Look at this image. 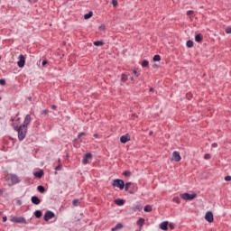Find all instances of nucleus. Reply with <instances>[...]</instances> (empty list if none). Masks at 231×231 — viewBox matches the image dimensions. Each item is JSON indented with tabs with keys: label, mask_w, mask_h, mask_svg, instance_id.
<instances>
[{
	"label": "nucleus",
	"mask_w": 231,
	"mask_h": 231,
	"mask_svg": "<svg viewBox=\"0 0 231 231\" xmlns=\"http://www.w3.org/2000/svg\"><path fill=\"white\" fill-rule=\"evenodd\" d=\"M12 125L14 129L18 132V140L20 142H23V140L26 138V133H28V128L26 126H23V125L19 126L15 123H13Z\"/></svg>",
	"instance_id": "nucleus-1"
},
{
	"label": "nucleus",
	"mask_w": 231,
	"mask_h": 231,
	"mask_svg": "<svg viewBox=\"0 0 231 231\" xmlns=\"http://www.w3.org/2000/svg\"><path fill=\"white\" fill-rule=\"evenodd\" d=\"M112 186L117 187V189H120V190H124V189L125 187V182L124 181V180L116 179L113 180Z\"/></svg>",
	"instance_id": "nucleus-2"
},
{
	"label": "nucleus",
	"mask_w": 231,
	"mask_h": 231,
	"mask_svg": "<svg viewBox=\"0 0 231 231\" xmlns=\"http://www.w3.org/2000/svg\"><path fill=\"white\" fill-rule=\"evenodd\" d=\"M180 198L181 199H184L185 201H192V199H194L195 198H198V194L197 193H182L180 194Z\"/></svg>",
	"instance_id": "nucleus-3"
},
{
	"label": "nucleus",
	"mask_w": 231,
	"mask_h": 231,
	"mask_svg": "<svg viewBox=\"0 0 231 231\" xmlns=\"http://www.w3.org/2000/svg\"><path fill=\"white\" fill-rule=\"evenodd\" d=\"M11 221L13 223H20L22 225H26V223H28L26 222V218H24V217H13Z\"/></svg>",
	"instance_id": "nucleus-4"
},
{
	"label": "nucleus",
	"mask_w": 231,
	"mask_h": 231,
	"mask_svg": "<svg viewBox=\"0 0 231 231\" xmlns=\"http://www.w3.org/2000/svg\"><path fill=\"white\" fill-rule=\"evenodd\" d=\"M19 60L17 62L18 68H24V65L26 64V58H24V55L21 54L18 57Z\"/></svg>",
	"instance_id": "nucleus-5"
},
{
	"label": "nucleus",
	"mask_w": 231,
	"mask_h": 231,
	"mask_svg": "<svg viewBox=\"0 0 231 231\" xmlns=\"http://www.w3.org/2000/svg\"><path fill=\"white\" fill-rule=\"evenodd\" d=\"M53 217H55L53 211H47L43 216L44 221H50V219H53Z\"/></svg>",
	"instance_id": "nucleus-6"
},
{
	"label": "nucleus",
	"mask_w": 231,
	"mask_h": 231,
	"mask_svg": "<svg viewBox=\"0 0 231 231\" xmlns=\"http://www.w3.org/2000/svg\"><path fill=\"white\" fill-rule=\"evenodd\" d=\"M205 219L208 223H214V214L212 211H208L205 215Z\"/></svg>",
	"instance_id": "nucleus-7"
},
{
	"label": "nucleus",
	"mask_w": 231,
	"mask_h": 231,
	"mask_svg": "<svg viewBox=\"0 0 231 231\" xmlns=\"http://www.w3.org/2000/svg\"><path fill=\"white\" fill-rule=\"evenodd\" d=\"M91 158H93V155L90 152L86 153L82 160L83 165H88L89 163L88 160H91Z\"/></svg>",
	"instance_id": "nucleus-8"
},
{
	"label": "nucleus",
	"mask_w": 231,
	"mask_h": 231,
	"mask_svg": "<svg viewBox=\"0 0 231 231\" xmlns=\"http://www.w3.org/2000/svg\"><path fill=\"white\" fill-rule=\"evenodd\" d=\"M10 178L13 185H17V183H21V180L16 174H11Z\"/></svg>",
	"instance_id": "nucleus-9"
},
{
	"label": "nucleus",
	"mask_w": 231,
	"mask_h": 231,
	"mask_svg": "<svg viewBox=\"0 0 231 231\" xmlns=\"http://www.w3.org/2000/svg\"><path fill=\"white\" fill-rule=\"evenodd\" d=\"M120 142L121 143H127V142H131V135H129V134L122 135L120 137Z\"/></svg>",
	"instance_id": "nucleus-10"
},
{
	"label": "nucleus",
	"mask_w": 231,
	"mask_h": 231,
	"mask_svg": "<svg viewBox=\"0 0 231 231\" xmlns=\"http://www.w3.org/2000/svg\"><path fill=\"white\" fill-rule=\"evenodd\" d=\"M171 160L173 162H181V155H180V152H173Z\"/></svg>",
	"instance_id": "nucleus-11"
},
{
	"label": "nucleus",
	"mask_w": 231,
	"mask_h": 231,
	"mask_svg": "<svg viewBox=\"0 0 231 231\" xmlns=\"http://www.w3.org/2000/svg\"><path fill=\"white\" fill-rule=\"evenodd\" d=\"M31 122H32V116L26 115L24 117L23 124L22 125L28 128V125H30Z\"/></svg>",
	"instance_id": "nucleus-12"
},
{
	"label": "nucleus",
	"mask_w": 231,
	"mask_h": 231,
	"mask_svg": "<svg viewBox=\"0 0 231 231\" xmlns=\"http://www.w3.org/2000/svg\"><path fill=\"white\" fill-rule=\"evenodd\" d=\"M31 201H32V205H41V199H39V197H37V196H32L31 198Z\"/></svg>",
	"instance_id": "nucleus-13"
},
{
	"label": "nucleus",
	"mask_w": 231,
	"mask_h": 231,
	"mask_svg": "<svg viewBox=\"0 0 231 231\" xmlns=\"http://www.w3.org/2000/svg\"><path fill=\"white\" fill-rule=\"evenodd\" d=\"M161 230H169V221H164L160 224Z\"/></svg>",
	"instance_id": "nucleus-14"
},
{
	"label": "nucleus",
	"mask_w": 231,
	"mask_h": 231,
	"mask_svg": "<svg viewBox=\"0 0 231 231\" xmlns=\"http://www.w3.org/2000/svg\"><path fill=\"white\" fill-rule=\"evenodd\" d=\"M35 178H38L39 180H41V178H42V176H44V171L40 170L38 171H35L34 173Z\"/></svg>",
	"instance_id": "nucleus-15"
},
{
	"label": "nucleus",
	"mask_w": 231,
	"mask_h": 231,
	"mask_svg": "<svg viewBox=\"0 0 231 231\" xmlns=\"http://www.w3.org/2000/svg\"><path fill=\"white\" fill-rule=\"evenodd\" d=\"M128 192L129 194H134L135 192H138V186L134 183H132V189Z\"/></svg>",
	"instance_id": "nucleus-16"
},
{
	"label": "nucleus",
	"mask_w": 231,
	"mask_h": 231,
	"mask_svg": "<svg viewBox=\"0 0 231 231\" xmlns=\"http://www.w3.org/2000/svg\"><path fill=\"white\" fill-rule=\"evenodd\" d=\"M143 208V206L142 204H138L136 206L132 207L133 212H140Z\"/></svg>",
	"instance_id": "nucleus-17"
},
{
	"label": "nucleus",
	"mask_w": 231,
	"mask_h": 231,
	"mask_svg": "<svg viewBox=\"0 0 231 231\" xmlns=\"http://www.w3.org/2000/svg\"><path fill=\"white\" fill-rule=\"evenodd\" d=\"M115 204L118 207H122L125 204V200H124V199H117L115 200Z\"/></svg>",
	"instance_id": "nucleus-18"
},
{
	"label": "nucleus",
	"mask_w": 231,
	"mask_h": 231,
	"mask_svg": "<svg viewBox=\"0 0 231 231\" xmlns=\"http://www.w3.org/2000/svg\"><path fill=\"white\" fill-rule=\"evenodd\" d=\"M33 215L36 217V219H41V217H42V211L38 209L34 211Z\"/></svg>",
	"instance_id": "nucleus-19"
},
{
	"label": "nucleus",
	"mask_w": 231,
	"mask_h": 231,
	"mask_svg": "<svg viewBox=\"0 0 231 231\" xmlns=\"http://www.w3.org/2000/svg\"><path fill=\"white\" fill-rule=\"evenodd\" d=\"M195 41H196V42H201L203 41V34L198 33L195 36Z\"/></svg>",
	"instance_id": "nucleus-20"
},
{
	"label": "nucleus",
	"mask_w": 231,
	"mask_h": 231,
	"mask_svg": "<svg viewBox=\"0 0 231 231\" xmlns=\"http://www.w3.org/2000/svg\"><path fill=\"white\" fill-rule=\"evenodd\" d=\"M92 17H93V11H89L88 14H84L85 20L91 19Z\"/></svg>",
	"instance_id": "nucleus-21"
},
{
	"label": "nucleus",
	"mask_w": 231,
	"mask_h": 231,
	"mask_svg": "<svg viewBox=\"0 0 231 231\" xmlns=\"http://www.w3.org/2000/svg\"><path fill=\"white\" fill-rule=\"evenodd\" d=\"M37 190L41 193V194H44V192H46V188H44V186L40 185L37 187Z\"/></svg>",
	"instance_id": "nucleus-22"
},
{
	"label": "nucleus",
	"mask_w": 231,
	"mask_h": 231,
	"mask_svg": "<svg viewBox=\"0 0 231 231\" xmlns=\"http://www.w3.org/2000/svg\"><path fill=\"white\" fill-rule=\"evenodd\" d=\"M120 228H124V225H122V223L116 224V226L113 227L111 230L112 231H116V230H120Z\"/></svg>",
	"instance_id": "nucleus-23"
},
{
	"label": "nucleus",
	"mask_w": 231,
	"mask_h": 231,
	"mask_svg": "<svg viewBox=\"0 0 231 231\" xmlns=\"http://www.w3.org/2000/svg\"><path fill=\"white\" fill-rule=\"evenodd\" d=\"M137 225H138V226H143V225H145V218H139L138 220H137Z\"/></svg>",
	"instance_id": "nucleus-24"
},
{
	"label": "nucleus",
	"mask_w": 231,
	"mask_h": 231,
	"mask_svg": "<svg viewBox=\"0 0 231 231\" xmlns=\"http://www.w3.org/2000/svg\"><path fill=\"white\" fill-rule=\"evenodd\" d=\"M132 185H133V182H126L125 184V192H129V189H130V187H132Z\"/></svg>",
	"instance_id": "nucleus-25"
},
{
	"label": "nucleus",
	"mask_w": 231,
	"mask_h": 231,
	"mask_svg": "<svg viewBox=\"0 0 231 231\" xmlns=\"http://www.w3.org/2000/svg\"><path fill=\"white\" fill-rule=\"evenodd\" d=\"M162 60V57L158 54L154 55L152 58L153 62H160Z\"/></svg>",
	"instance_id": "nucleus-26"
},
{
	"label": "nucleus",
	"mask_w": 231,
	"mask_h": 231,
	"mask_svg": "<svg viewBox=\"0 0 231 231\" xmlns=\"http://www.w3.org/2000/svg\"><path fill=\"white\" fill-rule=\"evenodd\" d=\"M143 210L144 212H152V207L151 205H146Z\"/></svg>",
	"instance_id": "nucleus-27"
},
{
	"label": "nucleus",
	"mask_w": 231,
	"mask_h": 231,
	"mask_svg": "<svg viewBox=\"0 0 231 231\" xmlns=\"http://www.w3.org/2000/svg\"><path fill=\"white\" fill-rule=\"evenodd\" d=\"M186 46L187 48H192L194 46V42L191 41V40H189L187 42H186Z\"/></svg>",
	"instance_id": "nucleus-28"
},
{
	"label": "nucleus",
	"mask_w": 231,
	"mask_h": 231,
	"mask_svg": "<svg viewBox=\"0 0 231 231\" xmlns=\"http://www.w3.org/2000/svg\"><path fill=\"white\" fill-rule=\"evenodd\" d=\"M142 67H143V68H149V60H143L142 61Z\"/></svg>",
	"instance_id": "nucleus-29"
},
{
	"label": "nucleus",
	"mask_w": 231,
	"mask_h": 231,
	"mask_svg": "<svg viewBox=\"0 0 231 231\" xmlns=\"http://www.w3.org/2000/svg\"><path fill=\"white\" fill-rule=\"evenodd\" d=\"M127 79H128L127 74L123 73L122 76H121L122 82H127Z\"/></svg>",
	"instance_id": "nucleus-30"
},
{
	"label": "nucleus",
	"mask_w": 231,
	"mask_h": 231,
	"mask_svg": "<svg viewBox=\"0 0 231 231\" xmlns=\"http://www.w3.org/2000/svg\"><path fill=\"white\" fill-rule=\"evenodd\" d=\"M94 46H104L103 41H96L94 42Z\"/></svg>",
	"instance_id": "nucleus-31"
},
{
	"label": "nucleus",
	"mask_w": 231,
	"mask_h": 231,
	"mask_svg": "<svg viewBox=\"0 0 231 231\" xmlns=\"http://www.w3.org/2000/svg\"><path fill=\"white\" fill-rule=\"evenodd\" d=\"M173 201L175 203H178V205H180L181 203V199H180V197H175L173 198Z\"/></svg>",
	"instance_id": "nucleus-32"
},
{
	"label": "nucleus",
	"mask_w": 231,
	"mask_h": 231,
	"mask_svg": "<svg viewBox=\"0 0 231 231\" xmlns=\"http://www.w3.org/2000/svg\"><path fill=\"white\" fill-rule=\"evenodd\" d=\"M79 199H75L74 200H72L73 207H77L79 205Z\"/></svg>",
	"instance_id": "nucleus-33"
},
{
	"label": "nucleus",
	"mask_w": 231,
	"mask_h": 231,
	"mask_svg": "<svg viewBox=\"0 0 231 231\" xmlns=\"http://www.w3.org/2000/svg\"><path fill=\"white\" fill-rule=\"evenodd\" d=\"M123 176H125L126 178H128L129 176H131V171H124Z\"/></svg>",
	"instance_id": "nucleus-34"
},
{
	"label": "nucleus",
	"mask_w": 231,
	"mask_h": 231,
	"mask_svg": "<svg viewBox=\"0 0 231 231\" xmlns=\"http://www.w3.org/2000/svg\"><path fill=\"white\" fill-rule=\"evenodd\" d=\"M0 86H6V79H0Z\"/></svg>",
	"instance_id": "nucleus-35"
},
{
	"label": "nucleus",
	"mask_w": 231,
	"mask_h": 231,
	"mask_svg": "<svg viewBox=\"0 0 231 231\" xmlns=\"http://www.w3.org/2000/svg\"><path fill=\"white\" fill-rule=\"evenodd\" d=\"M212 158V155H210L209 153H206L205 155H204V159L205 160H210Z\"/></svg>",
	"instance_id": "nucleus-36"
},
{
	"label": "nucleus",
	"mask_w": 231,
	"mask_h": 231,
	"mask_svg": "<svg viewBox=\"0 0 231 231\" xmlns=\"http://www.w3.org/2000/svg\"><path fill=\"white\" fill-rule=\"evenodd\" d=\"M112 5H113V6H115V7H116V6H118V1H116V0H112Z\"/></svg>",
	"instance_id": "nucleus-37"
},
{
	"label": "nucleus",
	"mask_w": 231,
	"mask_h": 231,
	"mask_svg": "<svg viewBox=\"0 0 231 231\" xmlns=\"http://www.w3.org/2000/svg\"><path fill=\"white\" fill-rule=\"evenodd\" d=\"M187 15H189V17L194 15V11L193 10H189L187 12Z\"/></svg>",
	"instance_id": "nucleus-38"
},
{
	"label": "nucleus",
	"mask_w": 231,
	"mask_h": 231,
	"mask_svg": "<svg viewBox=\"0 0 231 231\" xmlns=\"http://www.w3.org/2000/svg\"><path fill=\"white\" fill-rule=\"evenodd\" d=\"M62 170V164H59L55 167V171H61Z\"/></svg>",
	"instance_id": "nucleus-39"
},
{
	"label": "nucleus",
	"mask_w": 231,
	"mask_h": 231,
	"mask_svg": "<svg viewBox=\"0 0 231 231\" xmlns=\"http://www.w3.org/2000/svg\"><path fill=\"white\" fill-rule=\"evenodd\" d=\"M49 63H50V61H48V60H43L42 62L43 67L46 66Z\"/></svg>",
	"instance_id": "nucleus-40"
},
{
	"label": "nucleus",
	"mask_w": 231,
	"mask_h": 231,
	"mask_svg": "<svg viewBox=\"0 0 231 231\" xmlns=\"http://www.w3.org/2000/svg\"><path fill=\"white\" fill-rule=\"evenodd\" d=\"M133 73L135 75V77H140V72H138L136 69H134Z\"/></svg>",
	"instance_id": "nucleus-41"
},
{
	"label": "nucleus",
	"mask_w": 231,
	"mask_h": 231,
	"mask_svg": "<svg viewBox=\"0 0 231 231\" xmlns=\"http://www.w3.org/2000/svg\"><path fill=\"white\" fill-rule=\"evenodd\" d=\"M186 98H188V100H190V98H192V93H188L187 95H186Z\"/></svg>",
	"instance_id": "nucleus-42"
},
{
	"label": "nucleus",
	"mask_w": 231,
	"mask_h": 231,
	"mask_svg": "<svg viewBox=\"0 0 231 231\" xmlns=\"http://www.w3.org/2000/svg\"><path fill=\"white\" fill-rule=\"evenodd\" d=\"M50 113V110L44 109L42 111V115H48Z\"/></svg>",
	"instance_id": "nucleus-43"
},
{
	"label": "nucleus",
	"mask_w": 231,
	"mask_h": 231,
	"mask_svg": "<svg viewBox=\"0 0 231 231\" xmlns=\"http://www.w3.org/2000/svg\"><path fill=\"white\" fill-rule=\"evenodd\" d=\"M225 181H231V176L230 175L226 176L225 177Z\"/></svg>",
	"instance_id": "nucleus-44"
},
{
	"label": "nucleus",
	"mask_w": 231,
	"mask_h": 231,
	"mask_svg": "<svg viewBox=\"0 0 231 231\" xmlns=\"http://www.w3.org/2000/svg\"><path fill=\"white\" fill-rule=\"evenodd\" d=\"M168 226L171 228V230H174V224L173 223H170V224H168Z\"/></svg>",
	"instance_id": "nucleus-45"
},
{
	"label": "nucleus",
	"mask_w": 231,
	"mask_h": 231,
	"mask_svg": "<svg viewBox=\"0 0 231 231\" xmlns=\"http://www.w3.org/2000/svg\"><path fill=\"white\" fill-rule=\"evenodd\" d=\"M31 5H35L39 0H28Z\"/></svg>",
	"instance_id": "nucleus-46"
},
{
	"label": "nucleus",
	"mask_w": 231,
	"mask_h": 231,
	"mask_svg": "<svg viewBox=\"0 0 231 231\" xmlns=\"http://www.w3.org/2000/svg\"><path fill=\"white\" fill-rule=\"evenodd\" d=\"M226 33H231V27L226 28Z\"/></svg>",
	"instance_id": "nucleus-47"
},
{
	"label": "nucleus",
	"mask_w": 231,
	"mask_h": 231,
	"mask_svg": "<svg viewBox=\"0 0 231 231\" xmlns=\"http://www.w3.org/2000/svg\"><path fill=\"white\" fill-rule=\"evenodd\" d=\"M99 30H106V25H104V24L100 25Z\"/></svg>",
	"instance_id": "nucleus-48"
},
{
	"label": "nucleus",
	"mask_w": 231,
	"mask_h": 231,
	"mask_svg": "<svg viewBox=\"0 0 231 231\" xmlns=\"http://www.w3.org/2000/svg\"><path fill=\"white\" fill-rule=\"evenodd\" d=\"M16 205H18L19 207H21V205H23V202L21 200H17L16 201Z\"/></svg>",
	"instance_id": "nucleus-49"
},
{
	"label": "nucleus",
	"mask_w": 231,
	"mask_h": 231,
	"mask_svg": "<svg viewBox=\"0 0 231 231\" xmlns=\"http://www.w3.org/2000/svg\"><path fill=\"white\" fill-rule=\"evenodd\" d=\"M3 221H4V223H6V221H8V217H3Z\"/></svg>",
	"instance_id": "nucleus-50"
},
{
	"label": "nucleus",
	"mask_w": 231,
	"mask_h": 231,
	"mask_svg": "<svg viewBox=\"0 0 231 231\" xmlns=\"http://www.w3.org/2000/svg\"><path fill=\"white\" fill-rule=\"evenodd\" d=\"M51 109H53V111H55V110L57 109V106L52 105V106H51Z\"/></svg>",
	"instance_id": "nucleus-51"
},
{
	"label": "nucleus",
	"mask_w": 231,
	"mask_h": 231,
	"mask_svg": "<svg viewBox=\"0 0 231 231\" xmlns=\"http://www.w3.org/2000/svg\"><path fill=\"white\" fill-rule=\"evenodd\" d=\"M79 136H86V133L84 132L79 133Z\"/></svg>",
	"instance_id": "nucleus-52"
},
{
	"label": "nucleus",
	"mask_w": 231,
	"mask_h": 231,
	"mask_svg": "<svg viewBox=\"0 0 231 231\" xmlns=\"http://www.w3.org/2000/svg\"><path fill=\"white\" fill-rule=\"evenodd\" d=\"M212 147H217V143H212Z\"/></svg>",
	"instance_id": "nucleus-53"
},
{
	"label": "nucleus",
	"mask_w": 231,
	"mask_h": 231,
	"mask_svg": "<svg viewBox=\"0 0 231 231\" xmlns=\"http://www.w3.org/2000/svg\"><path fill=\"white\" fill-rule=\"evenodd\" d=\"M94 138H98V134H94Z\"/></svg>",
	"instance_id": "nucleus-54"
},
{
	"label": "nucleus",
	"mask_w": 231,
	"mask_h": 231,
	"mask_svg": "<svg viewBox=\"0 0 231 231\" xmlns=\"http://www.w3.org/2000/svg\"><path fill=\"white\" fill-rule=\"evenodd\" d=\"M79 138H82V136H80V134H79V135H78L76 140H79Z\"/></svg>",
	"instance_id": "nucleus-55"
},
{
	"label": "nucleus",
	"mask_w": 231,
	"mask_h": 231,
	"mask_svg": "<svg viewBox=\"0 0 231 231\" xmlns=\"http://www.w3.org/2000/svg\"><path fill=\"white\" fill-rule=\"evenodd\" d=\"M151 92L154 91V88H150V90Z\"/></svg>",
	"instance_id": "nucleus-56"
},
{
	"label": "nucleus",
	"mask_w": 231,
	"mask_h": 231,
	"mask_svg": "<svg viewBox=\"0 0 231 231\" xmlns=\"http://www.w3.org/2000/svg\"><path fill=\"white\" fill-rule=\"evenodd\" d=\"M152 134H153L152 131H150L149 135L152 136Z\"/></svg>",
	"instance_id": "nucleus-57"
},
{
	"label": "nucleus",
	"mask_w": 231,
	"mask_h": 231,
	"mask_svg": "<svg viewBox=\"0 0 231 231\" xmlns=\"http://www.w3.org/2000/svg\"><path fill=\"white\" fill-rule=\"evenodd\" d=\"M29 102H32V97H28Z\"/></svg>",
	"instance_id": "nucleus-58"
},
{
	"label": "nucleus",
	"mask_w": 231,
	"mask_h": 231,
	"mask_svg": "<svg viewBox=\"0 0 231 231\" xmlns=\"http://www.w3.org/2000/svg\"><path fill=\"white\" fill-rule=\"evenodd\" d=\"M131 80H132V81H134V77H131Z\"/></svg>",
	"instance_id": "nucleus-59"
},
{
	"label": "nucleus",
	"mask_w": 231,
	"mask_h": 231,
	"mask_svg": "<svg viewBox=\"0 0 231 231\" xmlns=\"http://www.w3.org/2000/svg\"><path fill=\"white\" fill-rule=\"evenodd\" d=\"M153 68H158V65L154 64V65H153Z\"/></svg>",
	"instance_id": "nucleus-60"
},
{
	"label": "nucleus",
	"mask_w": 231,
	"mask_h": 231,
	"mask_svg": "<svg viewBox=\"0 0 231 231\" xmlns=\"http://www.w3.org/2000/svg\"><path fill=\"white\" fill-rule=\"evenodd\" d=\"M1 194H3V189H0V196H1Z\"/></svg>",
	"instance_id": "nucleus-61"
},
{
	"label": "nucleus",
	"mask_w": 231,
	"mask_h": 231,
	"mask_svg": "<svg viewBox=\"0 0 231 231\" xmlns=\"http://www.w3.org/2000/svg\"><path fill=\"white\" fill-rule=\"evenodd\" d=\"M58 162H60V159H59Z\"/></svg>",
	"instance_id": "nucleus-62"
}]
</instances>
